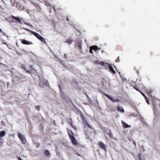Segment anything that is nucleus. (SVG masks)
Returning <instances> with one entry per match:
<instances>
[{
  "instance_id": "f257e3e1",
  "label": "nucleus",
  "mask_w": 160,
  "mask_h": 160,
  "mask_svg": "<svg viewBox=\"0 0 160 160\" xmlns=\"http://www.w3.org/2000/svg\"><path fill=\"white\" fill-rule=\"evenodd\" d=\"M80 117L82 121L83 127L85 128L87 126H88L89 128L92 129V126H90L88 122L86 120L82 114H81Z\"/></svg>"
},
{
  "instance_id": "f03ea898",
  "label": "nucleus",
  "mask_w": 160,
  "mask_h": 160,
  "mask_svg": "<svg viewBox=\"0 0 160 160\" xmlns=\"http://www.w3.org/2000/svg\"><path fill=\"white\" fill-rule=\"evenodd\" d=\"M71 133L72 134V135H71V140L72 144L76 146H79L80 145V144L73 135V133L71 131Z\"/></svg>"
},
{
  "instance_id": "7ed1b4c3",
  "label": "nucleus",
  "mask_w": 160,
  "mask_h": 160,
  "mask_svg": "<svg viewBox=\"0 0 160 160\" xmlns=\"http://www.w3.org/2000/svg\"><path fill=\"white\" fill-rule=\"evenodd\" d=\"M18 136L19 138L22 141V143L23 144H25L26 143V140L23 135L22 134L20 133L18 134Z\"/></svg>"
},
{
  "instance_id": "20e7f679",
  "label": "nucleus",
  "mask_w": 160,
  "mask_h": 160,
  "mask_svg": "<svg viewBox=\"0 0 160 160\" xmlns=\"http://www.w3.org/2000/svg\"><path fill=\"white\" fill-rule=\"evenodd\" d=\"M18 136L19 138L22 141V143L23 144H25L26 143V140L23 135L22 134L20 133L18 134Z\"/></svg>"
},
{
  "instance_id": "39448f33",
  "label": "nucleus",
  "mask_w": 160,
  "mask_h": 160,
  "mask_svg": "<svg viewBox=\"0 0 160 160\" xmlns=\"http://www.w3.org/2000/svg\"><path fill=\"white\" fill-rule=\"evenodd\" d=\"M18 136L19 138L22 141V143L23 144H25L26 143V140L23 135L22 134L20 133L18 134Z\"/></svg>"
},
{
  "instance_id": "423d86ee",
  "label": "nucleus",
  "mask_w": 160,
  "mask_h": 160,
  "mask_svg": "<svg viewBox=\"0 0 160 160\" xmlns=\"http://www.w3.org/2000/svg\"><path fill=\"white\" fill-rule=\"evenodd\" d=\"M41 82H40V86L41 87H42V83L44 85L47 86L48 85V81L45 79H43L42 80H41L40 79Z\"/></svg>"
},
{
  "instance_id": "0eeeda50",
  "label": "nucleus",
  "mask_w": 160,
  "mask_h": 160,
  "mask_svg": "<svg viewBox=\"0 0 160 160\" xmlns=\"http://www.w3.org/2000/svg\"><path fill=\"white\" fill-rule=\"evenodd\" d=\"M15 6L18 9L20 10H24L25 8L24 7H23L21 9V5L18 3L17 2H15L12 5L13 6Z\"/></svg>"
},
{
  "instance_id": "6e6552de",
  "label": "nucleus",
  "mask_w": 160,
  "mask_h": 160,
  "mask_svg": "<svg viewBox=\"0 0 160 160\" xmlns=\"http://www.w3.org/2000/svg\"><path fill=\"white\" fill-rule=\"evenodd\" d=\"M98 145H99V147L102 149L104 150L105 152L107 151V149L106 148L105 145L102 142H100L98 143Z\"/></svg>"
},
{
  "instance_id": "1a4fd4ad",
  "label": "nucleus",
  "mask_w": 160,
  "mask_h": 160,
  "mask_svg": "<svg viewBox=\"0 0 160 160\" xmlns=\"http://www.w3.org/2000/svg\"><path fill=\"white\" fill-rule=\"evenodd\" d=\"M105 96L108 98L109 99L111 100V101L112 102H118L119 101V100L118 99H114L113 98H112V97L110 96L109 95L107 94H105Z\"/></svg>"
},
{
  "instance_id": "9d476101",
  "label": "nucleus",
  "mask_w": 160,
  "mask_h": 160,
  "mask_svg": "<svg viewBox=\"0 0 160 160\" xmlns=\"http://www.w3.org/2000/svg\"><path fill=\"white\" fill-rule=\"evenodd\" d=\"M21 42L23 44L25 45H28L30 44L32 45L33 44V43L32 42L24 39L22 40Z\"/></svg>"
},
{
  "instance_id": "9b49d317",
  "label": "nucleus",
  "mask_w": 160,
  "mask_h": 160,
  "mask_svg": "<svg viewBox=\"0 0 160 160\" xmlns=\"http://www.w3.org/2000/svg\"><path fill=\"white\" fill-rule=\"evenodd\" d=\"M12 18L15 19L16 20H17L18 22L22 24V22H21V19H21L20 18L18 17H15L14 16H12Z\"/></svg>"
},
{
  "instance_id": "f8f14e48",
  "label": "nucleus",
  "mask_w": 160,
  "mask_h": 160,
  "mask_svg": "<svg viewBox=\"0 0 160 160\" xmlns=\"http://www.w3.org/2000/svg\"><path fill=\"white\" fill-rule=\"evenodd\" d=\"M117 110L118 111L121 112H124L123 108L122 107L118 106Z\"/></svg>"
},
{
  "instance_id": "ddd939ff",
  "label": "nucleus",
  "mask_w": 160,
  "mask_h": 160,
  "mask_svg": "<svg viewBox=\"0 0 160 160\" xmlns=\"http://www.w3.org/2000/svg\"><path fill=\"white\" fill-rule=\"evenodd\" d=\"M90 47L93 50H94L95 51H96L97 50H100V48H98L97 46L96 45L92 46Z\"/></svg>"
},
{
  "instance_id": "4468645a",
  "label": "nucleus",
  "mask_w": 160,
  "mask_h": 160,
  "mask_svg": "<svg viewBox=\"0 0 160 160\" xmlns=\"http://www.w3.org/2000/svg\"><path fill=\"white\" fill-rule=\"evenodd\" d=\"M94 63L95 64H101V65H104V63L103 62H100L98 60H97V61H95L94 62Z\"/></svg>"
},
{
  "instance_id": "2eb2a0df",
  "label": "nucleus",
  "mask_w": 160,
  "mask_h": 160,
  "mask_svg": "<svg viewBox=\"0 0 160 160\" xmlns=\"http://www.w3.org/2000/svg\"><path fill=\"white\" fill-rule=\"evenodd\" d=\"M109 68L110 71L113 74H115L116 72L113 69V67L111 65L109 66Z\"/></svg>"
},
{
  "instance_id": "dca6fc26",
  "label": "nucleus",
  "mask_w": 160,
  "mask_h": 160,
  "mask_svg": "<svg viewBox=\"0 0 160 160\" xmlns=\"http://www.w3.org/2000/svg\"><path fill=\"white\" fill-rule=\"evenodd\" d=\"M133 88L135 89L136 90L138 91V92H140L141 91V88H140L138 87L137 84H136L135 85H134L133 86Z\"/></svg>"
},
{
  "instance_id": "f3484780",
  "label": "nucleus",
  "mask_w": 160,
  "mask_h": 160,
  "mask_svg": "<svg viewBox=\"0 0 160 160\" xmlns=\"http://www.w3.org/2000/svg\"><path fill=\"white\" fill-rule=\"evenodd\" d=\"M122 124L124 128H127L131 127V125H128L124 122H123Z\"/></svg>"
},
{
  "instance_id": "a211bd4d",
  "label": "nucleus",
  "mask_w": 160,
  "mask_h": 160,
  "mask_svg": "<svg viewBox=\"0 0 160 160\" xmlns=\"http://www.w3.org/2000/svg\"><path fill=\"white\" fill-rule=\"evenodd\" d=\"M39 39L43 43L46 44V42L45 40L44 39V38L42 37L41 36H40L39 38Z\"/></svg>"
},
{
  "instance_id": "6ab92c4d",
  "label": "nucleus",
  "mask_w": 160,
  "mask_h": 160,
  "mask_svg": "<svg viewBox=\"0 0 160 160\" xmlns=\"http://www.w3.org/2000/svg\"><path fill=\"white\" fill-rule=\"evenodd\" d=\"M6 133V132L4 131H2L0 132V137L1 138L4 137Z\"/></svg>"
},
{
  "instance_id": "aec40b11",
  "label": "nucleus",
  "mask_w": 160,
  "mask_h": 160,
  "mask_svg": "<svg viewBox=\"0 0 160 160\" xmlns=\"http://www.w3.org/2000/svg\"><path fill=\"white\" fill-rule=\"evenodd\" d=\"M32 34H33V35H34L38 39L39 38L40 36V35L38 33H37L34 32H32Z\"/></svg>"
},
{
  "instance_id": "412c9836",
  "label": "nucleus",
  "mask_w": 160,
  "mask_h": 160,
  "mask_svg": "<svg viewBox=\"0 0 160 160\" xmlns=\"http://www.w3.org/2000/svg\"><path fill=\"white\" fill-rule=\"evenodd\" d=\"M44 154L47 157H48L50 155V152L48 150H46L44 152Z\"/></svg>"
},
{
  "instance_id": "4be33fe9",
  "label": "nucleus",
  "mask_w": 160,
  "mask_h": 160,
  "mask_svg": "<svg viewBox=\"0 0 160 160\" xmlns=\"http://www.w3.org/2000/svg\"><path fill=\"white\" fill-rule=\"evenodd\" d=\"M61 94L62 96V98L63 99H66V96L65 95V94L62 92L61 90H60Z\"/></svg>"
},
{
  "instance_id": "5701e85b",
  "label": "nucleus",
  "mask_w": 160,
  "mask_h": 160,
  "mask_svg": "<svg viewBox=\"0 0 160 160\" xmlns=\"http://www.w3.org/2000/svg\"><path fill=\"white\" fill-rule=\"evenodd\" d=\"M22 29H24V30H26L27 31L31 32L32 33V32H33L32 31L28 28H23Z\"/></svg>"
},
{
  "instance_id": "b1692460",
  "label": "nucleus",
  "mask_w": 160,
  "mask_h": 160,
  "mask_svg": "<svg viewBox=\"0 0 160 160\" xmlns=\"http://www.w3.org/2000/svg\"><path fill=\"white\" fill-rule=\"evenodd\" d=\"M0 32H1L2 34H3L5 36H6L7 34L4 33L2 31L0 28Z\"/></svg>"
},
{
  "instance_id": "393cba45",
  "label": "nucleus",
  "mask_w": 160,
  "mask_h": 160,
  "mask_svg": "<svg viewBox=\"0 0 160 160\" xmlns=\"http://www.w3.org/2000/svg\"><path fill=\"white\" fill-rule=\"evenodd\" d=\"M71 126L75 130L77 129V128L76 126H74L71 123Z\"/></svg>"
},
{
  "instance_id": "a878e982",
  "label": "nucleus",
  "mask_w": 160,
  "mask_h": 160,
  "mask_svg": "<svg viewBox=\"0 0 160 160\" xmlns=\"http://www.w3.org/2000/svg\"><path fill=\"white\" fill-rule=\"evenodd\" d=\"M36 108L37 110L39 111L40 109V107L39 106H37L36 107Z\"/></svg>"
},
{
  "instance_id": "bb28decb",
  "label": "nucleus",
  "mask_w": 160,
  "mask_h": 160,
  "mask_svg": "<svg viewBox=\"0 0 160 160\" xmlns=\"http://www.w3.org/2000/svg\"><path fill=\"white\" fill-rule=\"evenodd\" d=\"M142 94V95L145 98V99H146V98H147V97H146V96H145V95L142 92H140Z\"/></svg>"
},
{
  "instance_id": "cd10ccee",
  "label": "nucleus",
  "mask_w": 160,
  "mask_h": 160,
  "mask_svg": "<svg viewBox=\"0 0 160 160\" xmlns=\"http://www.w3.org/2000/svg\"><path fill=\"white\" fill-rule=\"evenodd\" d=\"M40 145V144L39 143H36V146L37 148H39V146Z\"/></svg>"
},
{
  "instance_id": "c85d7f7f",
  "label": "nucleus",
  "mask_w": 160,
  "mask_h": 160,
  "mask_svg": "<svg viewBox=\"0 0 160 160\" xmlns=\"http://www.w3.org/2000/svg\"><path fill=\"white\" fill-rule=\"evenodd\" d=\"M25 24H26L29 26L32 27V26L30 23H27L26 22H24Z\"/></svg>"
},
{
  "instance_id": "c756f323",
  "label": "nucleus",
  "mask_w": 160,
  "mask_h": 160,
  "mask_svg": "<svg viewBox=\"0 0 160 160\" xmlns=\"http://www.w3.org/2000/svg\"><path fill=\"white\" fill-rule=\"evenodd\" d=\"M21 68L23 69L24 70H26V68L24 65H22L21 66Z\"/></svg>"
},
{
  "instance_id": "7c9ffc66",
  "label": "nucleus",
  "mask_w": 160,
  "mask_h": 160,
  "mask_svg": "<svg viewBox=\"0 0 160 160\" xmlns=\"http://www.w3.org/2000/svg\"><path fill=\"white\" fill-rule=\"evenodd\" d=\"M92 49L91 48V47L90 48V52L92 53H93V52H92Z\"/></svg>"
},
{
  "instance_id": "2f4dec72",
  "label": "nucleus",
  "mask_w": 160,
  "mask_h": 160,
  "mask_svg": "<svg viewBox=\"0 0 160 160\" xmlns=\"http://www.w3.org/2000/svg\"><path fill=\"white\" fill-rule=\"evenodd\" d=\"M27 13L29 14L30 15V16H31V15L30 14V13L31 12V11L29 10H27Z\"/></svg>"
},
{
  "instance_id": "473e14b6",
  "label": "nucleus",
  "mask_w": 160,
  "mask_h": 160,
  "mask_svg": "<svg viewBox=\"0 0 160 160\" xmlns=\"http://www.w3.org/2000/svg\"><path fill=\"white\" fill-rule=\"evenodd\" d=\"M145 99L146 100V102L148 104L149 103V100H148V98H147Z\"/></svg>"
},
{
  "instance_id": "72a5a7b5",
  "label": "nucleus",
  "mask_w": 160,
  "mask_h": 160,
  "mask_svg": "<svg viewBox=\"0 0 160 160\" xmlns=\"http://www.w3.org/2000/svg\"><path fill=\"white\" fill-rule=\"evenodd\" d=\"M67 130H68V133L69 136V138H70V132H69V129H67Z\"/></svg>"
},
{
  "instance_id": "f704fd0d",
  "label": "nucleus",
  "mask_w": 160,
  "mask_h": 160,
  "mask_svg": "<svg viewBox=\"0 0 160 160\" xmlns=\"http://www.w3.org/2000/svg\"><path fill=\"white\" fill-rule=\"evenodd\" d=\"M78 47L80 50H81L82 49L81 46L80 45H78Z\"/></svg>"
},
{
  "instance_id": "c9c22d12",
  "label": "nucleus",
  "mask_w": 160,
  "mask_h": 160,
  "mask_svg": "<svg viewBox=\"0 0 160 160\" xmlns=\"http://www.w3.org/2000/svg\"><path fill=\"white\" fill-rule=\"evenodd\" d=\"M26 72H27V73H31V72L30 71L27 70L26 71Z\"/></svg>"
},
{
  "instance_id": "e433bc0d",
  "label": "nucleus",
  "mask_w": 160,
  "mask_h": 160,
  "mask_svg": "<svg viewBox=\"0 0 160 160\" xmlns=\"http://www.w3.org/2000/svg\"><path fill=\"white\" fill-rule=\"evenodd\" d=\"M67 42L69 44H70V40H67Z\"/></svg>"
},
{
  "instance_id": "4c0bfd02",
  "label": "nucleus",
  "mask_w": 160,
  "mask_h": 160,
  "mask_svg": "<svg viewBox=\"0 0 160 160\" xmlns=\"http://www.w3.org/2000/svg\"><path fill=\"white\" fill-rule=\"evenodd\" d=\"M112 134L111 132V133L110 134V135H109V136L111 138H112Z\"/></svg>"
},
{
  "instance_id": "58836bf2",
  "label": "nucleus",
  "mask_w": 160,
  "mask_h": 160,
  "mask_svg": "<svg viewBox=\"0 0 160 160\" xmlns=\"http://www.w3.org/2000/svg\"><path fill=\"white\" fill-rule=\"evenodd\" d=\"M64 57H65V58H67V55L66 54H65L64 55Z\"/></svg>"
},
{
  "instance_id": "ea45409f",
  "label": "nucleus",
  "mask_w": 160,
  "mask_h": 160,
  "mask_svg": "<svg viewBox=\"0 0 160 160\" xmlns=\"http://www.w3.org/2000/svg\"><path fill=\"white\" fill-rule=\"evenodd\" d=\"M18 160H22V159L21 158L19 157L18 158Z\"/></svg>"
},
{
  "instance_id": "a19ab883",
  "label": "nucleus",
  "mask_w": 160,
  "mask_h": 160,
  "mask_svg": "<svg viewBox=\"0 0 160 160\" xmlns=\"http://www.w3.org/2000/svg\"><path fill=\"white\" fill-rule=\"evenodd\" d=\"M52 8H53V9H54V11H55V12H56V9H55V8L54 7H53Z\"/></svg>"
},
{
  "instance_id": "79ce46f5",
  "label": "nucleus",
  "mask_w": 160,
  "mask_h": 160,
  "mask_svg": "<svg viewBox=\"0 0 160 160\" xmlns=\"http://www.w3.org/2000/svg\"><path fill=\"white\" fill-rule=\"evenodd\" d=\"M32 66H33L32 65V66H30V67L31 68H32Z\"/></svg>"
},
{
  "instance_id": "37998d69",
  "label": "nucleus",
  "mask_w": 160,
  "mask_h": 160,
  "mask_svg": "<svg viewBox=\"0 0 160 160\" xmlns=\"http://www.w3.org/2000/svg\"><path fill=\"white\" fill-rule=\"evenodd\" d=\"M59 87H60V88L61 89V86H60V85H59Z\"/></svg>"
},
{
  "instance_id": "c03bdc74",
  "label": "nucleus",
  "mask_w": 160,
  "mask_h": 160,
  "mask_svg": "<svg viewBox=\"0 0 160 160\" xmlns=\"http://www.w3.org/2000/svg\"><path fill=\"white\" fill-rule=\"evenodd\" d=\"M77 155H78V156H80V155H79L78 153H77Z\"/></svg>"
},
{
  "instance_id": "a18cd8bd",
  "label": "nucleus",
  "mask_w": 160,
  "mask_h": 160,
  "mask_svg": "<svg viewBox=\"0 0 160 160\" xmlns=\"http://www.w3.org/2000/svg\"><path fill=\"white\" fill-rule=\"evenodd\" d=\"M102 52H103V51H102Z\"/></svg>"
},
{
  "instance_id": "49530a36",
  "label": "nucleus",
  "mask_w": 160,
  "mask_h": 160,
  "mask_svg": "<svg viewBox=\"0 0 160 160\" xmlns=\"http://www.w3.org/2000/svg\"><path fill=\"white\" fill-rule=\"evenodd\" d=\"M48 5L46 4V6H47V5H48Z\"/></svg>"
},
{
  "instance_id": "de8ad7c7",
  "label": "nucleus",
  "mask_w": 160,
  "mask_h": 160,
  "mask_svg": "<svg viewBox=\"0 0 160 160\" xmlns=\"http://www.w3.org/2000/svg\"><path fill=\"white\" fill-rule=\"evenodd\" d=\"M67 122H68L69 123V121H67Z\"/></svg>"
},
{
  "instance_id": "09e8293b",
  "label": "nucleus",
  "mask_w": 160,
  "mask_h": 160,
  "mask_svg": "<svg viewBox=\"0 0 160 160\" xmlns=\"http://www.w3.org/2000/svg\"><path fill=\"white\" fill-rule=\"evenodd\" d=\"M2 1H3L2 0Z\"/></svg>"
}]
</instances>
